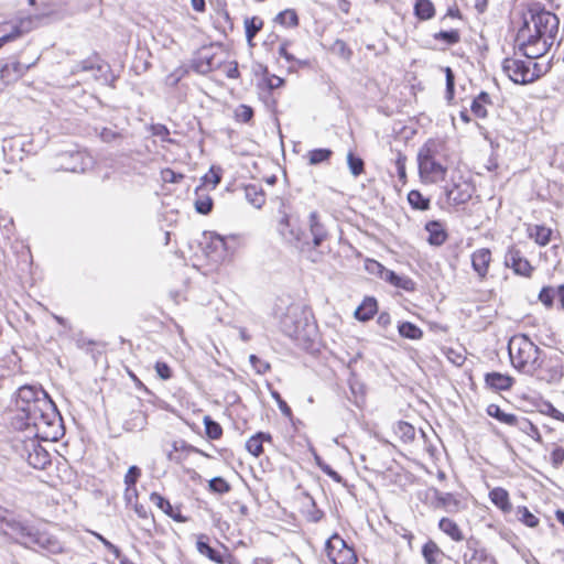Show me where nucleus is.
<instances>
[{"label": "nucleus", "instance_id": "nucleus-1", "mask_svg": "<svg viewBox=\"0 0 564 564\" xmlns=\"http://www.w3.org/2000/svg\"><path fill=\"white\" fill-rule=\"evenodd\" d=\"M18 417L24 426L36 429V435L57 440L61 435L62 416L50 395L36 386H23L17 392Z\"/></svg>", "mask_w": 564, "mask_h": 564}, {"label": "nucleus", "instance_id": "nucleus-2", "mask_svg": "<svg viewBox=\"0 0 564 564\" xmlns=\"http://www.w3.org/2000/svg\"><path fill=\"white\" fill-rule=\"evenodd\" d=\"M560 20L544 9L530 11L518 30L516 42L519 51L529 59H535L549 52L558 33Z\"/></svg>", "mask_w": 564, "mask_h": 564}, {"label": "nucleus", "instance_id": "nucleus-3", "mask_svg": "<svg viewBox=\"0 0 564 564\" xmlns=\"http://www.w3.org/2000/svg\"><path fill=\"white\" fill-rule=\"evenodd\" d=\"M542 351L525 334H517L508 343L512 366L525 375L534 376L538 372Z\"/></svg>", "mask_w": 564, "mask_h": 564}, {"label": "nucleus", "instance_id": "nucleus-4", "mask_svg": "<svg viewBox=\"0 0 564 564\" xmlns=\"http://www.w3.org/2000/svg\"><path fill=\"white\" fill-rule=\"evenodd\" d=\"M7 527L9 530L8 534L26 547L39 546L52 553H56L61 550V545L56 539L47 533L40 532L25 522L10 520L7 522Z\"/></svg>", "mask_w": 564, "mask_h": 564}, {"label": "nucleus", "instance_id": "nucleus-5", "mask_svg": "<svg viewBox=\"0 0 564 564\" xmlns=\"http://www.w3.org/2000/svg\"><path fill=\"white\" fill-rule=\"evenodd\" d=\"M434 142L425 143L417 153V164L420 176L430 183L443 181L447 169L435 159Z\"/></svg>", "mask_w": 564, "mask_h": 564}, {"label": "nucleus", "instance_id": "nucleus-6", "mask_svg": "<svg viewBox=\"0 0 564 564\" xmlns=\"http://www.w3.org/2000/svg\"><path fill=\"white\" fill-rule=\"evenodd\" d=\"M534 376L547 383L558 382L564 376V354L558 350L550 354L542 351L539 370Z\"/></svg>", "mask_w": 564, "mask_h": 564}, {"label": "nucleus", "instance_id": "nucleus-7", "mask_svg": "<svg viewBox=\"0 0 564 564\" xmlns=\"http://www.w3.org/2000/svg\"><path fill=\"white\" fill-rule=\"evenodd\" d=\"M325 552L333 564H355V551L338 534H333L325 543Z\"/></svg>", "mask_w": 564, "mask_h": 564}, {"label": "nucleus", "instance_id": "nucleus-8", "mask_svg": "<svg viewBox=\"0 0 564 564\" xmlns=\"http://www.w3.org/2000/svg\"><path fill=\"white\" fill-rule=\"evenodd\" d=\"M276 229L285 243L296 248L301 252L311 251L310 240L306 239L303 231L291 224L290 217L286 214H283L279 220Z\"/></svg>", "mask_w": 564, "mask_h": 564}, {"label": "nucleus", "instance_id": "nucleus-9", "mask_svg": "<svg viewBox=\"0 0 564 564\" xmlns=\"http://www.w3.org/2000/svg\"><path fill=\"white\" fill-rule=\"evenodd\" d=\"M502 70L516 84L525 85L538 79V75L530 73V63L522 59L505 58Z\"/></svg>", "mask_w": 564, "mask_h": 564}, {"label": "nucleus", "instance_id": "nucleus-10", "mask_svg": "<svg viewBox=\"0 0 564 564\" xmlns=\"http://www.w3.org/2000/svg\"><path fill=\"white\" fill-rule=\"evenodd\" d=\"M371 265L376 267L378 269V274H380L381 279H383L386 282L390 283L391 285H393L398 289H402L408 292L414 291L415 283L409 276L399 275L394 271L384 268L378 261H372Z\"/></svg>", "mask_w": 564, "mask_h": 564}, {"label": "nucleus", "instance_id": "nucleus-11", "mask_svg": "<svg viewBox=\"0 0 564 564\" xmlns=\"http://www.w3.org/2000/svg\"><path fill=\"white\" fill-rule=\"evenodd\" d=\"M208 538L204 534L199 535L196 542V549L199 552V554L208 557L210 561L218 563V564H232L231 560L232 556L228 551L225 549L223 552L212 547L208 544Z\"/></svg>", "mask_w": 564, "mask_h": 564}, {"label": "nucleus", "instance_id": "nucleus-12", "mask_svg": "<svg viewBox=\"0 0 564 564\" xmlns=\"http://www.w3.org/2000/svg\"><path fill=\"white\" fill-rule=\"evenodd\" d=\"M505 263L510 267L516 274L530 276L533 270L530 262L522 256L521 251L514 247L509 248L505 257Z\"/></svg>", "mask_w": 564, "mask_h": 564}, {"label": "nucleus", "instance_id": "nucleus-13", "mask_svg": "<svg viewBox=\"0 0 564 564\" xmlns=\"http://www.w3.org/2000/svg\"><path fill=\"white\" fill-rule=\"evenodd\" d=\"M308 228L312 236L311 251L322 246L328 238V230L317 212H312L308 216Z\"/></svg>", "mask_w": 564, "mask_h": 564}, {"label": "nucleus", "instance_id": "nucleus-14", "mask_svg": "<svg viewBox=\"0 0 564 564\" xmlns=\"http://www.w3.org/2000/svg\"><path fill=\"white\" fill-rule=\"evenodd\" d=\"M61 158L68 160L61 164V169L74 173L85 172L91 163V159L80 151L65 152Z\"/></svg>", "mask_w": 564, "mask_h": 564}, {"label": "nucleus", "instance_id": "nucleus-15", "mask_svg": "<svg viewBox=\"0 0 564 564\" xmlns=\"http://www.w3.org/2000/svg\"><path fill=\"white\" fill-rule=\"evenodd\" d=\"M33 65H34V63L26 65V64L20 63L19 61H12L10 63H6L0 67V80H2L6 85L17 82Z\"/></svg>", "mask_w": 564, "mask_h": 564}, {"label": "nucleus", "instance_id": "nucleus-16", "mask_svg": "<svg viewBox=\"0 0 564 564\" xmlns=\"http://www.w3.org/2000/svg\"><path fill=\"white\" fill-rule=\"evenodd\" d=\"M28 457L26 460L30 466L36 469H44L51 464V456L48 452L43 448L39 443L32 441L30 446L26 447Z\"/></svg>", "mask_w": 564, "mask_h": 564}, {"label": "nucleus", "instance_id": "nucleus-17", "mask_svg": "<svg viewBox=\"0 0 564 564\" xmlns=\"http://www.w3.org/2000/svg\"><path fill=\"white\" fill-rule=\"evenodd\" d=\"M434 508L443 509L448 513H456L462 509V502L451 492L434 489Z\"/></svg>", "mask_w": 564, "mask_h": 564}, {"label": "nucleus", "instance_id": "nucleus-18", "mask_svg": "<svg viewBox=\"0 0 564 564\" xmlns=\"http://www.w3.org/2000/svg\"><path fill=\"white\" fill-rule=\"evenodd\" d=\"M491 262V252L487 248L477 249L471 254V265L480 279H484Z\"/></svg>", "mask_w": 564, "mask_h": 564}, {"label": "nucleus", "instance_id": "nucleus-19", "mask_svg": "<svg viewBox=\"0 0 564 564\" xmlns=\"http://www.w3.org/2000/svg\"><path fill=\"white\" fill-rule=\"evenodd\" d=\"M486 384L495 391L509 390L513 384V378L500 372H488L485 376Z\"/></svg>", "mask_w": 564, "mask_h": 564}, {"label": "nucleus", "instance_id": "nucleus-20", "mask_svg": "<svg viewBox=\"0 0 564 564\" xmlns=\"http://www.w3.org/2000/svg\"><path fill=\"white\" fill-rule=\"evenodd\" d=\"M105 67L106 66L101 63L100 58L95 55L77 63L73 67L72 73L77 74L79 72H93L94 78L97 79L99 78V73H102Z\"/></svg>", "mask_w": 564, "mask_h": 564}, {"label": "nucleus", "instance_id": "nucleus-21", "mask_svg": "<svg viewBox=\"0 0 564 564\" xmlns=\"http://www.w3.org/2000/svg\"><path fill=\"white\" fill-rule=\"evenodd\" d=\"M151 502H153L159 509H161L166 516L171 517L177 522H185L186 518L181 514L180 511L175 512L172 505L167 499L158 492H152L150 496Z\"/></svg>", "mask_w": 564, "mask_h": 564}, {"label": "nucleus", "instance_id": "nucleus-22", "mask_svg": "<svg viewBox=\"0 0 564 564\" xmlns=\"http://www.w3.org/2000/svg\"><path fill=\"white\" fill-rule=\"evenodd\" d=\"M378 311V303L375 297H366L355 311V317L358 321L367 322L371 319Z\"/></svg>", "mask_w": 564, "mask_h": 564}, {"label": "nucleus", "instance_id": "nucleus-23", "mask_svg": "<svg viewBox=\"0 0 564 564\" xmlns=\"http://www.w3.org/2000/svg\"><path fill=\"white\" fill-rule=\"evenodd\" d=\"M490 501L499 508L502 512L508 513L512 510V505L509 499V494L501 487H496L489 492Z\"/></svg>", "mask_w": 564, "mask_h": 564}, {"label": "nucleus", "instance_id": "nucleus-24", "mask_svg": "<svg viewBox=\"0 0 564 564\" xmlns=\"http://www.w3.org/2000/svg\"><path fill=\"white\" fill-rule=\"evenodd\" d=\"M422 555L426 564H441L445 557L444 552L432 540L422 546Z\"/></svg>", "mask_w": 564, "mask_h": 564}, {"label": "nucleus", "instance_id": "nucleus-25", "mask_svg": "<svg viewBox=\"0 0 564 564\" xmlns=\"http://www.w3.org/2000/svg\"><path fill=\"white\" fill-rule=\"evenodd\" d=\"M490 105H492L490 95L486 91H480L473 100L470 110L476 117L485 119L488 116L487 106Z\"/></svg>", "mask_w": 564, "mask_h": 564}, {"label": "nucleus", "instance_id": "nucleus-26", "mask_svg": "<svg viewBox=\"0 0 564 564\" xmlns=\"http://www.w3.org/2000/svg\"><path fill=\"white\" fill-rule=\"evenodd\" d=\"M264 442H272V436L269 433L258 432L246 442V448L250 454L258 457L263 453Z\"/></svg>", "mask_w": 564, "mask_h": 564}, {"label": "nucleus", "instance_id": "nucleus-27", "mask_svg": "<svg viewBox=\"0 0 564 564\" xmlns=\"http://www.w3.org/2000/svg\"><path fill=\"white\" fill-rule=\"evenodd\" d=\"M438 529L455 542H460L465 539L458 524L449 518H442L438 522Z\"/></svg>", "mask_w": 564, "mask_h": 564}, {"label": "nucleus", "instance_id": "nucleus-28", "mask_svg": "<svg viewBox=\"0 0 564 564\" xmlns=\"http://www.w3.org/2000/svg\"><path fill=\"white\" fill-rule=\"evenodd\" d=\"M465 188L460 185H454L446 193L447 199L454 205H462L467 203L471 198V191L469 185L465 184Z\"/></svg>", "mask_w": 564, "mask_h": 564}, {"label": "nucleus", "instance_id": "nucleus-29", "mask_svg": "<svg viewBox=\"0 0 564 564\" xmlns=\"http://www.w3.org/2000/svg\"><path fill=\"white\" fill-rule=\"evenodd\" d=\"M425 229L429 232L427 241L431 245L441 246L445 242L447 234L438 221H429L425 225Z\"/></svg>", "mask_w": 564, "mask_h": 564}, {"label": "nucleus", "instance_id": "nucleus-30", "mask_svg": "<svg viewBox=\"0 0 564 564\" xmlns=\"http://www.w3.org/2000/svg\"><path fill=\"white\" fill-rule=\"evenodd\" d=\"M487 414L499 422L507 424L509 426H516L518 424L519 417L511 413H506L500 409L497 404H489L487 406Z\"/></svg>", "mask_w": 564, "mask_h": 564}, {"label": "nucleus", "instance_id": "nucleus-31", "mask_svg": "<svg viewBox=\"0 0 564 564\" xmlns=\"http://www.w3.org/2000/svg\"><path fill=\"white\" fill-rule=\"evenodd\" d=\"M216 67L213 55L199 53L193 61V68L202 75L210 73Z\"/></svg>", "mask_w": 564, "mask_h": 564}, {"label": "nucleus", "instance_id": "nucleus-32", "mask_svg": "<svg viewBox=\"0 0 564 564\" xmlns=\"http://www.w3.org/2000/svg\"><path fill=\"white\" fill-rule=\"evenodd\" d=\"M290 41L284 40L279 46V55L283 57L291 65L289 66V70H294L295 67H305L310 64L307 59H299L293 54L288 51V46Z\"/></svg>", "mask_w": 564, "mask_h": 564}, {"label": "nucleus", "instance_id": "nucleus-33", "mask_svg": "<svg viewBox=\"0 0 564 564\" xmlns=\"http://www.w3.org/2000/svg\"><path fill=\"white\" fill-rule=\"evenodd\" d=\"M274 22L284 28H296L299 15L294 9H285L275 15Z\"/></svg>", "mask_w": 564, "mask_h": 564}, {"label": "nucleus", "instance_id": "nucleus-34", "mask_svg": "<svg viewBox=\"0 0 564 564\" xmlns=\"http://www.w3.org/2000/svg\"><path fill=\"white\" fill-rule=\"evenodd\" d=\"M398 332L401 337L417 340L423 336V332L420 327L411 322H402L398 325Z\"/></svg>", "mask_w": 564, "mask_h": 564}, {"label": "nucleus", "instance_id": "nucleus-35", "mask_svg": "<svg viewBox=\"0 0 564 564\" xmlns=\"http://www.w3.org/2000/svg\"><path fill=\"white\" fill-rule=\"evenodd\" d=\"M414 13L420 20L432 19L435 14V8L431 0H416Z\"/></svg>", "mask_w": 564, "mask_h": 564}, {"label": "nucleus", "instance_id": "nucleus-36", "mask_svg": "<svg viewBox=\"0 0 564 564\" xmlns=\"http://www.w3.org/2000/svg\"><path fill=\"white\" fill-rule=\"evenodd\" d=\"M482 549L481 543L476 538H468L466 540V552L462 555L463 564H468L474 561L475 556L478 555V552Z\"/></svg>", "mask_w": 564, "mask_h": 564}, {"label": "nucleus", "instance_id": "nucleus-37", "mask_svg": "<svg viewBox=\"0 0 564 564\" xmlns=\"http://www.w3.org/2000/svg\"><path fill=\"white\" fill-rule=\"evenodd\" d=\"M262 26L263 21L258 17L247 18L245 20L246 37L249 43H251Z\"/></svg>", "mask_w": 564, "mask_h": 564}, {"label": "nucleus", "instance_id": "nucleus-38", "mask_svg": "<svg viewBox=\"0 0 564 564\" xmlns=\"http://www.w3.org/2000/svg\"><path fill=\"white\" fill-rule=\"evenodd\" d=\"M530 237L535 240L536 243L545 246L550 242L552 230L544 226H534L530 229Z\"/></svg>", "mask_w": 564, "mask_h": 564}, {"label": "nucleus", "instance_id": "nucleus-39", "mask_svg": "<svg viewBox=\"0 0 564 564\" xmlns=\"http://www.w3.org/2000/svg\"><path fill=\"white\" fill-rule=\"evenodd\" d=\"M409 204L417 210H426L430 207L429 198L424 197L419 191L413 189L408 194Z\"/></svg>", "mask_w": 564, "mask_h": 564}, {"label": "nucleus", "instance_id": "nucleus-40", "mask_svg": "<svg viewBox=\"0 0 564 564\" xmlns=\"http://www.w3.org/2000/svg\"><path fill=\"white\" fill-rule=\"evenodd\" d=\"M200 186L196 188L195 209L202 215H208L213 209V199L209 196L199 195Z\"/></svg>", "mask_w": 564, "mask_h": 564}, {"label": "nucleus", "instance_id": "nucleus-41", "mask_svg": "<svg viewBox=\"0 0 564 564\" xmlns=\"http://www.w3.org/2000/svg\"><path fill=\"white\" fill-rule=\"evenodd\" d=\"M333 154L329 149H314L308 152V162L311 165H317L327 162Z\"/></svg>", "mask_w": 564, "mask_h": 564}, {"label": "nucleus", "instance_id": "nucleus-42", "mask_svg": "<svg viewBox=\"0 0 564 564\" xmlns=\"http://www.w3.org/2000/svg\"><path fill=\"white\" fill-rule=\"evenodd\" d=\"M520 431L531 436L533 440L541 442V434L535 425H533L528 419L520 417L516 425Z\"/></svg>", "mask_w": 564, "mask_h": 564}, {"label": "nucleus", "instance_id": "nucleus-43", "mask_svg": "<svg viewBox=\"0 0 564 564\" xmlns=\"http://www.w3.org/2000/svg\"><path fill=\"white\" fill-rule=\"evenodd\" d=\"M246 198L257 208H260L265 202L262 192L258 191L257 186L254 185H249L246 187Z\"/></svg>", "mask_w": 564, "mask_h": 564}, {"label": "nucleus", "instance_id": "nucleus-44", "mask_svg": "<svg viewBox=\"0 0 564 564\" xmlns=\"http://www.w3.org/2000/svg\"><path fill=\"white\" fill-rule=\"evenodd\" d=\"M204 425L206 435L212 440H218L223 434V429L219 423L214 421L210 416L204 417Z\"/></svg>", "mask_w": 564, "mask_h": 564}, {"label": "nucleus", "instance_id": "nucleus-45", "mask_svg": "<svg viewBox=\"0 0 564 564\" xmlns=\"http://www.w3.org/2000/svg\"><path fill=\"white\" fill-rule=\"evenodd\" d=\"M517 516L519 521L530 528H535L539 524V519L527 508L518 507Z\"/></svg>", "mask_w": 564, "mask_h": 564}, {"label": "nucleus", "instance_id": "nucleus-46", "mask_svg": "<svg viewBox=\"0 0 564 564\" xmlns=\"http://www.w3.org/2000/svg\"><path fill=\"white\" fill-rule=\"evenodd\" d=\"M95 132L104 142L107 143L115 142L123 138L121 132L107 127L95 128Z\"/></svg>", "mask_w": 564, "mask_h": 564}, {"label": "nucleus", "instance_id": "nucleus-47", "mask_svg": "<svg viewBox=\"0 0 564 564\" xmlns=\"http://www.w3.org/2000/svg\"><path fill=\"white\" fill-rule=\"evenodd\" d=\"M347 164L349 167L350 173L354 176H359L361 173H364L365 163L361 158L356 156L352 152H349L347 154Z\"/></svg>", "mask_w": 564, "mask_h": 564}, {"label": "nucleus", "instance_id": "nucleus-48", "mask_svg": "<svg viewBox=\"0 0 564 564\" xmlns=\"http://www.w3.org/2000/svg\"><path fill=\"white\" fill-rule=\"evenodd\" d=\"M330 50H332V52H333L335 55H337V56L341 57V58H343V59H345V61H349V59H350V57H351V55H352V52H351V50L348 47V45L346 44V42H345V41H343V40H339V39H337V40L333 43V45H332Z\"/></svg>", "mask_w": 564, "mask_h": 564}, {"label": "nucleus", "instance_id": "nucleus-49", "mask_svg": "<svg viewBox=\"0 0 564 564\" xmlns=\"http://www.w3.org/2000/svg\"><path fill=\"white\" fill-rule=\"evenodd\" d=\"M209 490L215 494H226L230 490V485L223 477H214L208 482Z\"/></svg>", "mask_w": 564, "mask_h": 564}, {"label": "nucleus", "instance_id": "nucleus-50", "mask_svg": "<svg viewBox=\"0 0 564 564\" xmlns=\"http://www.w3.org/2000/svg\"><path fill=\"white\" fill-rule=\"evenodd\" d=\"M202 181L204 185L210 184L214 189L221 181V170L212 166L209 172L202 177Z\"/></svg>", "mask_w": 564, "mask_h": 564}, {"label": "nucleus", "instance_id": "nucleus-51", "mask_svg": "<svg viewBox=\"0 0 564 564\" xmlns=\"http://www.w3.org/2000/svg\"><path fill=\"white\" fill-rule=\"evenodd\" d=\"M435 40H442L448 45H454L459 42L460 35L457 30L440 31L434 35Z\"/></svg>", "mask_w": 564, "mask_h": 564}, {"label": "nucleus", "instance_id": "nucleus-52", "mask_svg": "<svg viewBox=\"0 0 564 564\" xmlns=\"http://www.w3.org/2000/svg\"><path fill=\"white\" fill-rule=\"evenodd\" d=\"M394 163H395L399 181L402 184H405L406 183V171H405L406 156L402 152L398 151Z\"/></svg>", "mask_w": 564, "mask_h": 564}, {"label": "nucleus", "instance_id": "nucleus-53", "mask_svg": "<svg viewBox=\"0 0 564 564\" xmlns=\"http://www.w3.org/2000/svg\"><path fill=\"white\" fill-rule=\"evenodd\" d=\"M446 99L452 101L455 93V76L451 67H445Z\"/></svg>", "mask_w": 564, "mask_h": 564}, {"label": "nucleus", "instance_id": "nucleus-54", "mask_svg": "<svg viewBox=\"0 0 564 564\" xmlns=\"http://www.w3.org/2000/svg\"><path fill=\"white\" fill-rule=\"evenodd\" d=\"M556 291L552 286H544L539 293V300L546 306L552 307Z\"/></svg>", "mask_w": 564, "mask_h": 564}, {"label": "nucleus", "instance_id": "nucleus-55", "mask_svg": "<svg viewBox=\"0 0 564 564\" xmlns=\"http://www.w3.org/2000/svg\"><path fill=\"white\" fill-rule=\"evenodd\" d=\"M235 117L238 121L247 123L253 117V109L250 106L240 105L235 111Z\"/></svg>", "mask_w": 564, "mask_h": 564}, {"label": "nucleus", "instance_id": "nucleus-56", "mask_svg": "<svg viewBox=\"0 0 564 564\" xmlns=\"http://www.w3.org/2000/svg\"><path fill=\"white\" fill-rule=\"evenodd\" d=\"M468 564H498V562L491 553L482 547L480 552H478V555L475 556L474 561Z\"/></svg>", "mask_w": 564, "mask_h": 564}, {"label": "nucleus", "instance_id": "nucleus-57", "mask_svg": "<svg viewBox=\"0 0 564 564\" xmlns=\"http://www.w3.org/2000/svg\"><path fill=\"white\" fill-rule=\"evenodd\" d=\"M249 361L257 373L263 375L270 370V364L260 359L256 355H250Z\"/></svg>", "mask_w": 564, "mask_h": 564}, {"label": "nucleus", "instance_id": "nucleus-58", "mask_svg": "<svg viewBox=\"0 0 564 564\" xmlns=\"http://www.w3.org/2000/svg\"><path fill=\"white\" fill-rule=\"evenodd\" d=\"M550 462L554 468L558 469L564 463V448L555 446L551 452Z\"/></svg>", "mask_w": 564, "mask_h": 564}, {"label": "nucleus", "instance_id": "nucleus-59", "mask_svg": "<svg viewBox=\"0 0 564 564\" xmlns=\"http://www.w3.org/2000/svg\"><path fill=\"white\" fill-rule=\"evenodd\" d=\"M140 476H141V469L138 466H131L124 476L126 486L135 487V484H137L138 479L140 478Z\"/></svg>", "mask_w": 564, "mask_h": 564}, {"label": "nucleus", "instance_id": "nucleus-60", "mask_svg": "<svg viewBox=\"0 0 564 564\" xmlns=\"http://www.w3.org/2000/svg\"><path fill=\"white\" fill-rule=\"evenodd\" d=\"M271 395L276 401V404H278L281 413L284 416H286V417H291L292 416V410L288 405V403L282 399L281 394L278 391H272Z\"/></svg>", "mask_w": 564, "mask_h": 564}, {"label": "nucleus", "instance_id": "nucleus-61", "mask_svg": "<svg viewBox=\"0 0 564 564\" xmlns=\"http://www.w3.org/2000/svg\"><path fill=\"white\" fill-rule=\"evenodd\" d=\"M151 129H152L153 135L160 137L162 139V141L170 142V143L173 142V140L169 138L170 130L167 129L166 126L158 123V124H153Z\"/></svg>", "mask_w": 564, "mask_h": 564}, {"label": "nucleus", "instance_id": "nucleus-62", "mask_svg": "<svg viewBox=\"0 0 564 564\" xmlns=\"http://www.w3.org/2000/svg\"><path fill=\"white\" fill-rule=\"evenodd\" d=\"M155 368V371L158 373V376L163 379V380H167L172 377V370L170 368V366L166 364V362H163V361H158L154 366Z\"/></svg>", "mask_w": 564, "mask_h": 564}, {"label": "nucleus", "instance_id": "nucleus-63", "mask_svg": "<svg viewBox=\"0 0 564 564\" xmlns=\"http://www.w3.org/2000/svg\"><path fill=\"white\" fill-rule=\"evenodd\" d=\"M210 247H213L215 251L225 252L227 249L225 238L217 234L212 235Z\"/></svg>", "mask_w": 564, "mask_h": 564}, {"label": "nucleus", "instance_id": "nucleus-64", "mask_svg": "<svg viewBox=\"0 0 564 564\" xmlns=\"http://www.w3.org/2000/svg\"><path fill=\"white\" fill-rule=\"evenodd\" d=\"M21 35H22V31H21L20 26H18V25L13 26V30L10 33L4 34L3 36L0 37V48L4 44L20 37Z\"/></svg>", "mask_w": 564, "mask_h": 564}]
</instances>
